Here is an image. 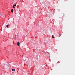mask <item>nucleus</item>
<instances>
[{
	"mask_svg": "<svg viewBox=\"0 0 75 75\" xmlns=\"http://www.w3.org/2000/svg\"><path fill=\"white\" fill-rule=\"evenodd\" d=\"M13 70L14 71H15V69H13Z\"/></svg>",
	"mask_w": 75,
	"mask_h": 75,
	"instance_id": "9",
	"label": "nucleus"
},
{
	"mask_svg": "<svg viewBox=\"0 0 75 75\" xmlns=\"http://www.w3.org/2000/svg\"><path fill=\"white\" fill-rule=\"evenodd\" d=\"M47 54H48V55H49L50 53L48 52H47Z\"/></svg>",
	"mask_w": 75,
	"mask_h": 75,
	"instance_id": "6",
	"label": "nucleus"
},
{
	"mask_svg": "<svg viewBox=\"0 0 75 75\" xmlns=\"http://www.w3.org/2000/svg\"><path fill=\"white\" fill-rule=\"evenodd\" d=\"M13 70H14V69H12V71H13Z\"/></svg>",
	"mask_w": 75,
	"mask_h": 75,
	"instance_id": "10",
	"label": "nucleus"
},
{
	"mask_svg": "<svg viewBox=\"0 0 75 75\" xmlns=\"http://www.w3.org/2000/svg\"><path fill=\"white\" fill-rule=\"evenodd\" d=\"M8 26H9V25H7L6 26V27H7V28H8Z\"/></svg>",
	"mask_w": 75,
	"mask_h": 75,
	"instance_id": "4",
	"label": "nucleus"
},
{
	"mask_svg": "<svg viewBox=\"0 0 75 75\" xmlns=\"http://www.w3.org/2000/svg\"><path fill=\"white\" fill-rule=\"evenodd\" d=\"M52 38H55V37L54 36V35H52Z\"/></svg>",
	"mask_w": 75,
	"mask_h": 75,
	"instance_id": "2",
	"label": "nucleus"
},
{
	"mask_svg": "<svg viewBox=\"0 0 75 75\" xmlns=\"http://www.w3.org/2000/svg\"><path fill=\"white\" fill-rule=\"evenodd\" d=\"M13 8H15V7H14V6H13Z\"/></svg>",
	"mask_w": 75,
	"mask_h": 75,
	"instance_id": "8",
	"label": "nucleus"
},
{
	"mask_svg": "<svg viewBox=\"0 0 75 75\" xmlns=\"http://www.w3.org/2000/svg\"><path fill=\"white\" fill-rule=\"evenodd\" d=\"M20 44V42H18L17 43V45H18V46H19V45Z\"/></svg>",
	"mask_w": 75,
	"mask_h": 75,
	"instance_id": "1",
	"label": "nucleus"
},
{
	"mask_svg": "<svg viewBox=\"0 0 75 75\" xmlns=\"http://www.w3.org/2000/svg\"><path fill=\"white\" fill-rule=\"evenodd\" d=\"M61 34H60V35H59V37H61Z\"/></svg>",
	"mask_w": 75,
	"mask_h": 75,
	"instance_id": "5",
	"label": "nucleus"
},
{
	"mask_svg": "<svg viewBox=\"0 0 75 75\" xmlns=\"http://www.w3.org/2000/svg\"><path fill=\"white\" fill-rule=\"evenodd\" d=\"M13 6H16V4H15L14 5H13Z\"/></svg>",
	"mask_w": 75,
	"mask_h": 75,
	"instance_id": "7",
	"label": "nucleus"
},
{
	"mask_svg": "<svg viewBox=\"0 0 75 75\" xmlns=\"http://www.w3.org/2000/svg\"><path fill=\"white\" fill-rule=\"evenodd\" d=\"M14 11H13V9H12L11 10V13H13Z\"/></svg>",
	"mask_w": 75,
	"mask_h": 75,
	"instance_id": "3",
	"label": "nucleus"
}]
</instances>
